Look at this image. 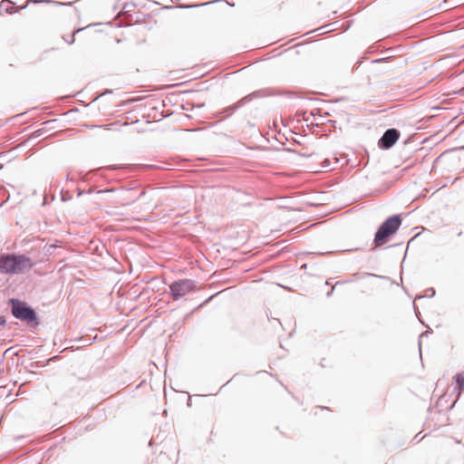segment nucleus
<instances>
[{
  "mask_svg": "<svg viewBox=\"0 0 464 464\" xmlns=\"http://www.w3.org/2000/svg\"><path fill=\"white\" fill-rule=\"evenodd\" d=\"M34 263L25 255H0V272L8 275H21L29 271Z\"/></svg>",
  "mask_w": 464,
  "mask_h": 464,
  "instance_id": "f257e3e1",
  "label": "nucleus"
},
{
  "mask_svg": "<svg viewBox=\"0 0 464 464\" xmlns=\"http://www.w3.org/2000/svg\"><path fill=\"white\" fill-rule=\"evenodd\" d=\"M401 224V218L399 215L389 217L377 229L373 244L375 247L386 244L391 237L394 235Z\"/></svg>",
  "mask_w": 464,
  "mask_h": 464,
  "instance_id": "f03ea898",
  "label": "nucleus"
},
{
  "mask_svg": "<svg viewBox=\"0 0 464 464\" xmlns=\"http://www.w3.org/2000/svg\"><path fill=\"white\" fill-rule=\"evenodd\" d=\"M12 314L28 325H37L39 324L36 312L25 302L16 298L9 299Z\"/></svg>",
  "mask_w": 464,
  "mask_h": 464,
  "instance_id": "7ed1b4c3",
  "label": "nucleus"
},
{
  "mask_svg": "<svg viewBox=\"0 0 464 464\" xmlns=\"http://www.w3.org/2000/svg\"><path fill=\"white\" fill-rule=\"evenodd\" d=\"M196 289V282L191 279L174 281L169 285L170 295L174 300H179Z\"/></svg>",
  "mask_w": 464,
  "mask_h": 464,
  "instance_id": "20e7f679",
  "label": "nucleus"
},
{
  "mask_svg": "<svg viewBox=\"0 0 464 464\" xmlns=\"http://www.w3.org/2000/svg\"><path fill=\"white\" fill-rule=\"evenodd\" d=\"M260 97H262L261 92H259V91L254 92L243 97L242 99L237 101L236 103L230 105V106H227L219 111H217L214 115H215V117L227 119V118L230 117L231 115H233L239 108L245 106L246 104L250 102L252 100H254L256 98H260Z\"/></svg>",
  "mask_w": 464,
  "mask_h": 464,
  "instance_id": "39448f33",
  "label": "nucleus"
},
{
  "mask_svg": "<svg viewBox=\"0 0 464 464\" xmlns=\"http://www.w3.org/2000/svg\"><path fill=\"white\" fill-rule=\"evenodd\" d=\"M400 131L397 129L392 128L384 131L381 139L378 140L379 148L382 150L391 149L399 140Z\"/></svg>",
  "mask_w": 464,
  "mask_h": 464,
  "instance_id": "423d86ee",
  "label": "nucleus"
},
{
  "mask_svg": "<svg viewBox=\"0 0 464 464\" xmlns=\"http://www.w3.org/2000/svg\"><path fill=\"white\" fill-rule=\"evenodd\" d=\"M154 165H148V164H136V165H111L106 167L108 169H154Z\"/></svg>",
  "mask_w": 464,
  "mask_h": 464,
  "instance_id": "0eeeda50",
  "label": "nucleus"
},
{
  "mask_svg": "<svg viewBox=\"0 0 464 464\" xmlns=\"http://www.w3.org/2000/svg\"><path fill=\"white\" fill-rule=\"evenodd\" d=\"M457 383L456 389L458 390V396L464 391V372H459L454 376Z\"/></svg>",
  "mask_w": 464,
  "mask_h": 464,
  "instance_id": "6e6552de",
  "label": "nucleus"
},
{
  "mask_svg": "<svg viewBox=\"0 0 464 464\" xmlns=\"http://www.w3.org/2000/svg\"><path fill=\"white\" fill-rule=\"evenodd\" d=\"M13 3L9 0H3L0 4V10L5 11V13L12 14L14 11Z\"/></svg>",
  "mask_w": 464,
  "mask_h": 464,
  "instance_id": "1a4fd4ad",
  "label": "nucleus"
},
{
  "mask_svg": "<svg viewBox=\"0 0 464 464\" xmlns=\"http://www.w3.org/2000/svg\"><path fill=\"white\" fill-rule=\"evenodd\" d=\"M57 246L56 245H46L44 248V254L47 255V256H52V255H54L55 253V250L57 249Z\"/></svg>",
  "mask_w": 464,
  "mask_h": 464,
  "instance_id": "9d476101",
  "label": "nucleus"
},
{
  "mask_svg": "<svg viewBox=\"0 0 464 464\" xmlns=\"http://www.w3.org/2000/svg\"><path fill=\"white\" fill-rule=\"evenodd\" d=\"M72 199V195L70 194L69 191H62V200L63 201H68Z\"/></svg>",
  "mask_w": 464,
  "mask_h": 464,
  "instance_id": "9b49d317",
  "label": "nucleus"
},
{
  "mask_svg": "<svg viewBox=\"0 0 464 464\" xmlns=\"http://www.w3.org/2000/svg\"><path fill=\"white\" fill-rule=\"evenodd\" d=\"M210 3H211V2L203 3V4H198V5H183L182 7H184V8L198 7V6H202V5H208V4H210Z\"/></svg>",
  "mask_w": 464,
  "mask_h": 464,
  "instance_id": "f8f14e48",
  "label": "nucleus"
},
{
  "mask_svg": "<svg viewBox=\"0 0 464 464\" xmlns=\"http://www.w3.org/2000/svg\"><path fill=\"white\" fill-rule=\"evenodd\" d=\"M426 292H427V295H428V296H430V297L434 296V295H435V294H436V292H435L434 288H432V287L428 288V289L426 290Z\"/></svg>",
  "mask_w": 464,
  "mask_h": 464,
  "instance_id": "ddd939ff",
  "label": "nucleus"
},
{
  "mask_svg": "<svg viewBox=\"0 0 464 464\" xmlns=\"http://www.w3.org/2000/svg\"><path fill=\"white\" fill-rule=\"evenodd\" d=\"M75 33L76 32H73L67 39L64 38V40L69 44H72L73 42H74V35H75Z\"/></svg>",
  "mask_w": 464,
  "mask_h": 464,
  "instance_id": "4468645a",
  "label": "nucleus"
},
{
  "mask_svg": "<svg viewBox=\"0 0 464 464\" xmlns=\"http://www.w3.org/2000/svg\"><path fill=\"white\" fill-rule=\"evenodd\" d=\"M144 195H145V190L143 189L142 191L140 192L138 197H136L134 199H132V201L135 202L136 200H138L140 197H142Z\"/></svg>",
  "mask_w": 464,
  "mask_h": 464,
  "instance_id": "2eb2a0df",
  "label": "nucleus"
},
{
  "mask_svg": "<svg viewBox=\"0 0 464 464\" xmlns=\"http://www.w3.org/2000/svg\"><path fill=\"white\" fill-rule=\"evenodd\" d=\"M5 323H6V320H5V316L0 315V325L3 326L5 324Z\"/></svg>",
  "mask_w": 464,
  "mask_h": 464,
  "instance_id": "dca6fc26",
  "label": "nucleus"
},
{
  "mask_svg": "<svg viewBox=\"0 0 464 464\" xmlns=\"http://www.w3.org/2000/svg\"><path fill=\"white\" fill-rule=\"evenodd\" d=\"M334 290V286L330 291H328V293L326 294V296L330 297L332 295Z\"/></svg>",
  "mask_w": 464,
  "mask_h": 464,
  "instance_id": "f3484780",
  "label": "nucleus"
},
{
  "mask_svg": "<svg viewBox=\"0 0 464 464\" xmlns=\"http://www.w3.org/2000/svg\"><path fill=\"white\" fill-rule=\"evenodd\" d=\"M83 193H84L83 190H82L80 188L78 189V197L82 196Z\"/></svg>",
  "mask_w": 464,
  "mask_h": 464,
  "instance_id": "a211bd4d",
  "label": "nucleus"
},
{
  "mask_svg": "<svg viewBox=\"0 0 464 464\" xmlns=\"http://www.w3.org/2000/svg\"><path fill=\"white\" fill-rule=\"evenodd\" d=\"M428 334H429V332H428V331H426V332H424V333H422V334H420V337H422V336H428Z\"/></svg>",
  "mask_w": 464,
  "mask_h": 464,
  "instance_id": "6ab92c4d",
  "label": "nucleus"
},
{
  "mask_svg": "<svg viewBox=\"0 0 464 464\" xmlns=\"http://www.w3.org/2000/svg\"><path fill=\"white\" fill-rule=\"evenodd\" d=\"M438 9H441V10H446L447 8L446 7H443L442 5H440Z\"/></svg>",
  "mask_w": 464,
  "mask_h": 464,
  "instance_id": "aec40b11",
  "label": "nucleus"
},
{
  "mask_svg": "<svg viewBox=\"0 0 464 464\" xmlns=\"http://www.w3.org/2000/svg\"><path fill=\"white\" fill-rule=\"evenodd\" d=\"M366 276H376V275H374V274H366Z\"/></svg>",
  "mask_w": 464,
  "mask_h": 464,
  "instance_id": "412c9836",
  "label": "nucleus"
},
{
  "mask_svg": "<svg viewBox=\"0 0 464 464\" xmlns=\"http://www.w3.org/2000/svg\"><path fill=\"white\" fill-rule=\"evenodd\" d=\"M105 93H111V90H106V91H105V92H104V94H105Z\"/></svg>",
  "mask_w": 464,
  "mask_h": 464,
  "instance_id": "4be33fe9",
  "label": "nucleus"
},
{
  "mask_svg": "<svg viewBox=\"0 0 464 464\" xmlns=\"http://www.w3.org/2000/svg\"><path fill=\"white\" fill-rule=\"evenodd\" d=\"M92 192V189H89L88 193L91 194Z\"/></svg>",
  "mask_w": 464,
  "mask_h": 464,
  "instance_id": "5701e85b",
  "label": "nucleus"
}]
</instances>
